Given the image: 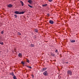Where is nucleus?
Returning a JSON list of instances; mask_svg holds the SVG:
<instances>
[{"mask_svg": "<svg viewBox=\"0 0 79 79\" xmlns=\"http://www.w3.org/2000/svg\"><path fill=\"white\" fill-rule=\"evenodd\" d=\"M34 31L35 32L37 33L38 32V30L37 29H35Z\"/></svg>", "mask_w": 79, "mask_h": 79, "instance_id": "4468645a", "label": "nucleus"}, {"mask_svg": "<svg viewBox=\"0 0 79 79\" xmlns=\"http://www.w3.org/2000/svg\"><path fill=\"white\" fill-rule=\"evenodd\" d=\"M59 78H61V76H59Z\"/></svg>", "mask_w": 79, "mask_h": 79, "instance_id": "bb28decb", "label": "nucleus"}, {"mask_svg": "<svg viewBox=\"0 0 79 79\" xmlns=\"http://www.w3.org/2000/svg\"><path fill=\"white\" fill-rule=\"evenodd\" d=\"M47 15L48 16H50V15H49V14H47Z\"/></svg>", "mask_w": 79, "mask_h": 79, "instance_id": "a878e982", "label": "nucleus"}, {"mask_svg": "<svg viewBox=\"0 0 79 79\" xmlns=\"http://www.w3.org/2000/svg\"><path fill=\"white\" fill-rule=\"evenodd\" d=\"M27 67L28 68H30V69H32V67H30L29 66H27Z\"/></svg>", "mask_w": 79, "mask_h": 79, "instance_id": "aec40b11", "label": "nucleus"}, {"mask_svg": "<svg viewBox=\"0 0 79 79\" xmlns=\"http://www.w3.org/2000/svg\"><path fill=\"white\" fill-rule=\"evenodd\" d=\"M28 5L29 7H30V8H33L32 6L30 5L29 4H28Z\"/></svg>", "mask_w": 79, "mask_h": 79, "instance_id": "dca6fc26", "label": "nucleus"}, {"mask_svg": "<svg viewBox=\"0 0 79 79\" xmlns=\"http://www.w3.org/2000/svg\"><path fill=\"white\" fill-rule=\"evenodd\" d=\"M18 35H21V33H20V32H18Z\"/></svg>", "mask_w": 79, "mask_h": 79, "instance_id": "a211bd4d", "label": "nucleus"}, {"mask_svg": "<svg viewBox=\"0 0 79 79\" xmlns=\"http://www.w3.org/2000/svg\"><path fill=\"white\" fill-rule=\"evenodd\" d=\"M49 23L50 24H53L54 23V22L52 21V20H50L49 21Z\"/></svg>", "mask_w": 79, "mask_h": 79, "instance_id": "39448f33", "label": "nucleus"}, {"mask_svg": "<svg viewBox=\"0 0 79 79\" xmlns=\"http://www.w3.org/2000/svg\"><path fill=\"white\" fill-rule=\"evenodd\" d=\"M27 63H29V60L28 59L27 60Z\"/></svg>", "mask_w": 79, "mask_h": 79, "instance_id": "412c9836", "label": "nucleus"}, {"mask_svg": "<svg viewBox=\"0 0 79 79\" xmlns=\"http://www.w3.org/2000/svg\"><path fill=\"white\" fill-rule=\"evenodd\" d=\"M30 47H34V44H31L30 45Z\"/></svg>", "mask_w": 79, "mask_h": 79, "instance_id": "2eb2a0df", "label": "nucleus"}, {"mask_svg": "<svg viewBox=\"0 0 79 79\" xmlns=\"http://www.w3.org/2000/svg\"><path fill=\"white\" fill-rule=\"evenodd\" d=\"M8 6L9 8H11V7H12V6H13V5L11 4H10L8 5Z\"/></svg>", "mask_w": 79, "mask_h": 79, "instance_id": "0eeeda50", "label": "nucleus"}, {"mask_svg": "<svg viewBox=\"0 0 79 79\" xmlns=\"http://www.w3.org/2000/svg\"><path fill=\"white\" fill-rule=\"evenodd\" d=\"M22 64H24V62L22 61L21 62Z\"/></svg>", "mask_w": 79, "mask_h": 79, "instance_id": "b1692460", "label": "nucleus"}, {"mask_svg": "<svg viewBox=\"0 0 79 79\" xmlns=\"http://www.w3.org/2000/svg\"><path fill=\"white\" fill-rule=\"evenodd\" d=\"M10 75H11L12 76H15V75L14 74V73L13 72H12V73H11L10 74Z\"/></svg>", "mask_w": 79, "mask_h": 79, "instance_id": "9b49d317", "label": "nucleus"}, {"mask_svg": "<svg viewBox=\"0 0 79 79\" xmlns=\"http://www.w3.org/2000/svg\"><path fill=\"white\" fill-rule=\"evenodd\" d=\"M42 6L43 7H45V6H47V4H45L44 5H43Z\"/></svg>", "mask_w": 79, "mask_h": 79, "instance_id": "f8f14e48", "label": "nucleus"}, {"mask_svg": "<svg viewBox=\"0 0 79 79\" xmlns=\"http://www.w3.org/2000/svg\"><path fill=\"white\" fill-rule=\"evenodd\" d=\"M55 52H56V53H57L58 52V50H56L55 51Z\"/></svg>", "mask_w": 79, "mask_h": 79, "instance_id": "5701e85b", "label": "nucleus"}, {"mask_svg": "<svg viewBox=\"0 0 79 79\" xmlns=\"http://www.w3.org/2000/svg\"><path fill=\"white\" fill-rule=\"evenodd\" d=\"M78 0V1H79V0Z\"/></svg>", "mask_w": 79, "mask_h": 79, "instance_id": "c756f323", "label": "nucleus"}, {"mask_svg": "<svg viewBox=\"0 0 79 79\" xmlns=\"http://www.w3.org/2000/svg\"><path fill=\"white\" fill-rule=\"evenodd\" d=\"M14 13H15V14H17V15H21L24 14V13H25V11L19 12L18 11H15L14 12Z\"/></svg>", "mask_w": 79, "mask_h": 79, "instance_id": "f257e3e1", "label": "nucleus"}, {"mask_svg": "<svg viewBox=\"0 0 79 79\" xmlns=\"http://www.w3.org/2000/svg\"><path fill=\"white\" fill-rule=\"evenodd\" d=\"M43 74L44 76H48V73L47 71H46L44 72Z\"/></svg>", "mask_w": 79, "mask_h": 79, "instance_id": "7ed1b4c3", "label": "nucleus"}, {"mask_svg": "<svg viewBox=\"0 0 79 79\" xmlns=\"http://www.w3.org/2000/svg\"><path fill=\"white\" fill-rule=\"evenodd\" d=\"M20 2L22 6H23V5H24V3H23V1H20Z\"/></svg>", "mask_w": 79, "mask_h": 79, "instance_id": "9d476101", "label": "nucleus"}, {"mask_svg": "<svg viewBox=\"0 0 79 79\" xmlns=\"http://www.w3.org/2000/svg\"><path fill=\"white\" fill-rule=\"evenodd\" d=\"M13 78L14 79H17V78H16V76L15 75L13 76Z\"/></svg>", "mask_w": 79, "mask_h": 79, "instance_id": "ddd939ff", "label": "nucleus"}, {"mask_svg": "<svg viewBox=\"0 0 79 79\" xmlns=\"http://www.w3.org/2000/svg\"><path fill=\"white\" fill-rule=\"evenodd\" d=\"M46 69H47L46 68H44L42 69L41 71V72H44V71H45V70H46Z\"/></svg>", "mask_w": 79, "mask_h": 79, "instance_id": "20e7f679", "label": "nucleus"}, {"mask_svg": "<svg viewBox=\"0 0 79 79\" xmlns=\"http://www.w3.org/2000/svg\"><path fill=\"white\" fill-rule=\"evenodd\" d=\"M28 3H30V4H32L33 2L32 1V0H29L28 1Z\"/></svg>", "mask_w": 79, "mask_h": 79, "instance_id": "423d86ee", "label": "nucleus"}, {"mask_svg": "<svg viewBox=\"0 0 79 79\" xmlns=\"http://www.w3.org/2000/svg\"><path fill=\"white\" fill-rule=\"evenodd\" d=\"M67 64H68V62H65Z\"/></svg>", "mask_w": 79, "mask_h": 79, "instance_id": "c85d7f7f", "label": "nucleus"}, {"mask_svg": "<svg viewBox=\"0 0 79 79\" xmlns=\"http://www.w3.org/2000/svg\"><path fill=\"white\" fill-rule=\"evenodd\" d=\"M19 56L20 58H22V54L21 53H19Z\"/></svg>", "mask_w": 79, "mask_h": 79, "instance_id": "1a4fd4ad", "label": "nucleus"}, {"mask_svg": "<svg viewBox=\"0 0 79 79\" xmlns=\"http://www.w3.org/2000/svg\"><path fill=\"white\" fill-rule=\"evenodd\" d=\"M67 74H69V75H70V76H71V75H72V74H73V72L70 70H68L67 71Z\"/></svg>", "mask_w": 79, "mask_h": 79, "instance_id": "f03ea898", "label": "nucleus"}, {"mask_svg": "<svg viewBox=\"0 0 79 79\" xmlns=\"http://www.w3.org/2000/svg\"><path fill=\"white\" fill-rule=\"evenodd\" d=\"M14 16H15V18H17V16H18V15H14Z\"/></svg>", "mask_w": 79, "mask_h": 79, "instance_id": "6ab92c4d", "label": "nucleus"}, {"mask_svg": "<svg viewBox=\"0 0 79 79\" xmlns=\"http://www.w3.org/2000/svg\"><path fill=\"white\" fill-rule=\"evenodd\" d=\"M32 78H33V77H34V75H32Z\"/></svg>", "mask_w": 79, "mask_h": 79, "instance_id": "cd10ccee", "label": "nucleus"}, {"mask_svg": "<svg viewBox=\"0 0 79 79\" xmlns=\"http://www.w3.org/2000/svg\"><path fill=\"white\" fill-rule=\"evenodd\" d=\"M48 1L49 2H52L53 0H48Z\"/></svg>", "mask_w": 79, "mask_h": 79, "instance_id": "4be33fe9", "label": "nucleus"}, {"mask_svg": "<svg viewBox=\"0 0 79 79\" xmlns=\"http://www.w3.org/2000/svg\"><path fill=\"white\" fill-rule=\"evenodd\" d=\"M1 34H3V31H1Z\"/></svg>", "mask_w": 79, "mask_h": 79, "instance_id": "393cba45", "label": "nucleus"}, {"mask_svg": "<svg viewBox=\"0 0 79 79\" xmlns=\"http://www.w3.org/2000/svg\"><path fill=\"white\" fill-rule=\"evenodd\" d=\"M0 44H1V45H3V42H0Z\"/></svg>", "mask_w": 79, "mask_h": 79, "instance_id": "f3484780", "label": "nucleus"}, {"mask_svg": "<svg viewBox=\"0 0 79 79\" xmlns=\"http://www.w3.org/2000/svg\"><path fill=\"white\" fill-rule=\"evenodd\" d=\"M70 42L72 43H74V42H75V40H70Z\"/></svg>", "mask_w": 79, "mask_h": 79, "instance_id": "6e6552de", "label": "nucleus"}]
</instances>
